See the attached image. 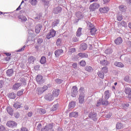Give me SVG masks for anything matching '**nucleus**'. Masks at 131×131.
I'll return each instance as SVG.
<instances>
[{
  "label": "nucleus",
  "instance_id": "obj_1",
  "mask_svg": "<svg viewBox=\"0 0 131 131\" xmlns=\"http://www.w3.org/2000/svg\"><path fill=\"white\" fill-rule=\"evenodd\" d=\"M79 92L80 94L78 98L79 103L80 104H83V103H84V97H85V95L84 94V88L81 87L79 89Z\"/></svg>",
  "mask_w": 131,
  "mask_h": 131
},
{
  "label": "nucleus",
  "instance_id": "obj_2",
  "mask_svg": "<svg viewBox=\"0 0 131 131\" xmlns=\"http://www.w3.org/2000/svg\"><path fill=\"white\" fill-rule=\"evenodd\" d=\"M89 117L93 121L96 122L98 120L97 114L96 112H91L89 114Z\"/></svg>",
  "mask_w": 131,
  "mask_h": 131
},
{
  "label": "nucleus",
  "instance_id": "obj_3",
  "mask_svg": "<svg viewBox=\"0 0 131 131\" xmlns=\"http://www.w3.org/2000/svg\"><path fill=\"white\" fill-rule=\"evenodd\" d=\"M56 31L53 29H51L47 35L46 38H47V39H51L52 37H55V36H56Z\"/></svg>",
  "mask_w": 131,
  "mask_h": 131
},
{
  "label": "nucleus",
  "instance_id": "obj_4",
  "mask_svg": "<svg viewBox=\"0 0 131 131\" xmlns=\"http://www.w3.org/2000/svg\"><path fill=\"white\" fill-rule=\"evenodd\" d=\"M99 8H100V4L97 3H94L90 6L89 9L91 12H94L95 10L99 9Z\"/></svg>",
  "mask_w": 131,
  "mask_h": 131
},
{
  "label": "nucleus",
  "instance_id": "obj_5",
  "mask_svg": "<svg viewBox=\"0 0 131 131\" xmlns=\"http://www.w3.org/2000/svg\"><path fill=\"white\" fill-rule=\"evenodd\" d=\"M6 125L8 127H10V128H15V127H17V122L14 121L10 120L7 122Z\"/></svg>",
  "mask_w": 131,
  "mask_h": 131
},
{
  "label": "nucleus",
  "instance_id": "obj_6",
  "mask_svg": "<svg viewBox=\"0 0 131 131\" xmlns=\"http://www.w3.org/2000/svg\"><path fill=\"white\" fill-rule=\"evenodd\" d=\"M77 95V86H73L72 89L71 95L72 97H75Z\"/></svg>",
  "mask_w": 131,
  "mask_h": 131
},
{
  "label": "nucleus",
  "instance_id": "obj_7",
  "mask_svg": "<svg viewBox=\"0 0 131 131\" xmlns=\"http://www.w3.org/2000/svg\"><path fill=\"white\" fill-rule=\"evenodd\" d=\"M36 80L38 84H42L43 83V80L42 79V76L40 75H38L36 76Z\"/></svg>",
  "mask_w": 131,
  "mask_h": 131
},
{
  "label": "nucleus",
  "instance_id": "obj_8",
  "mask_svg": "<svg viewBox=\"0 0 131 131\" xmlns=\"http://www.w3.org/2000/svg\"><path fill=\"white\" fill-rule=\"evenodd\" d=\"M69 117L70 118H77L78 117V112H72L70 113L69 114Z\"/></svg>",
  "mask_w": 131,
  "mask_h": 131
},
{
  "label": "nucleus",
  "instance_id": "obj_9",
  "mask_svg": "<svg viewBox=\"0 0 131 131\" xmlns=\"http://www.w3.org/2000/svg\"><path fill=\"white\" fill-rule=\"evenodd\" d=\"M60 95V90L59 89H54L52 92V96L53 98H56Z\"/></svg>",
  "mask_w": 131,
  "mask_h": 131
},
{
  "label": "nucleus",
  "instance_id": "obj_10",
  "mask_svg": "<svg viewBox=\"0 0 131 131\" xmlns=\"http://www.w3.org/2000/svg\"><path fill=\"white\" fill-rule=\"evenodd\" d=\"M62 53H63V50L62 49L56 50L54 52L56 58H58L59 56H60V55H62Z\"/></svg>",
  "mask_w": 131,
  "mask_h": 131
},
{
  "label": "nucleus",
  "instance_id": "obj_11",
  "mask_svg": "<svg viewBox=\"0 0 131 131\" xmlns=\"http://www.w3.org/2000/svg\"><path fill=\"white\" fill-rule=\"evenodd\" d=\"M53 12L54 14H59L62 12V8L59 6L55 7L53 9Z\"/></svg>",
  "mask_w": 131,
  "mask_h": 131
},
{
  "label": "nucleus",
  "instance_id": "obj_12",
  "mask_svg": "<svg viewBox=\"0 0 131 131\" xmlns=\"http://www.w3.org/2000/svg\"><path fill=\"white\" fill-rule=\"evenodd\" d=\"M45 100L47 101H53L54 100V96L51 94H48L45 97Z\"/></svg>",
  "mask_w": 131,
  "mask_h": 131
},
{
  "label": "nucleus",
  "instance_id": "obj_13",
  "mask_svg": "<svg viewBox=\"0 0 131 131\" xmlns=\"http://www.w3.org/2000/svg\"><path fill=\"white\" fill-rule=\"evenodd\" d=\"M21 85L22 83L16 82L13 85L12 90H13V91H17V90H18V89H19V88Z\"/></svg>",
  "mask_w": 131,
  "mask_h": 131
},
{
  "label": "nucleus",
  "instance_id": "obj_14",
  "mask_svg": "<svg viewBox=\"0 0 131 131\" xmlns=\"http://www.w3.org/2000/svg\"><path fill=\"white\" fill-rule=\"evenodd\" d=\"M76 17H77L79 20H80V19H83L84 15H83L81 12L78 11L76 12Z\"/></svg>",
  "mask_w": 131,
  "mask_h": 131
},
{
  "label": "nucleus",
  "instance_id": "obj_15",
  "mask_svg": "<svg viewBox=\"0 0 131 131\" xmlns=\"http://www.w3.org/2000/svg\"><path fill=\"white\" fill-rule=\"evenodd\" d=\"M114 65L116 67H119V68H123L124 67V64L121 62L115 61L114 63Z\"/></svg>",
  "mask_w": 131,
  "mask_h": 131
},
{
  "label": "nucleus",
  "instance_id": "obj_16",
  "mask_svg": "<svg viewBox=\"0 0 131 131\" xmlns=\"http://www.w3.org/2000/svg\"><path fill=\"white\" fill-rule=\"evenodd\" d=\"M14 74V70L13 69H8L6 71V75L7 76L11 77V76H13Z\"/></svg>",
  "mask_w": 131,
  "mask_h": 131
},
{
  "label": "nucleus",
  "instance_id": "obj_17",
  "mask_svg": "<svg viewBox=\"0 0 131 131\" xmlns=\"http://www.w3.org/2000/svg\"><path fill=\"white\" fill-rule=\"evenodd\" d=\"M41 28H42V26L41 24L36 25L35 30V33L37 34L39 33L40 30H41Z\"/></svg>",
  "mask_w": 131,
  "mask_h": 131
},
{
  "label": "nucleus",
  "instance_id": "obj_18",
  "mask_svg": "<svg viewBox=\"0 0 131 131\" xmlns=\"http://www.w3.org/2000/svg\"><path fill=\"white\" fill-rule=\"evenodd\" d=\"M77 57L81 58H88L89 55L85 53H79L77 54Z\"/></svg>",
  "mask_w": 131,
  "mask_h": 131
},
{
  "label": "nucleus",
  "instance_id": "obj_19",
  "mask_svg": "<svg viewBox=\"0 0 131 131\" xmlns=\"http://www.w3.org/2000/svg\"><path fill=\"white\" fill-rule=\"evenodd\" d=\"M18 18L19 21H21L22 22H26L27 21V18L25 15H18Z\"/></svg>",
  "mask_w": 131,
  "mask_h": 131
},
{
  "label": "nucleus",
  "instance_id": "obj_20",
  "mask_svg": "<svg viewBox=\"0 0 131 131\" xmlns=\"http://www.w3.org/2000/svg\"><path fill=\"white\" fill-rule=\"evenodd\" d=\"M59 23H60V19H55L52 24V27L54 28V27H56V26H58L59 25Z\"/></svg>",
  "mask_w": 131,
  "mask_h": 131
},
{
  "label": "nucleus",
  "instance_id": "obj_21",
  "mask_svg": "<svg viewBox=\"0 0 131 131\" xmlns=\"http://www.w3.org/2000/svg\"><path fill=\"white\" fill-rule=\"evenodd\" d=\"M6 110L7 111V113L9 114V115H11V116H13V113L14 112V110L10 106H8L6 108Z\"/></svg>",
  "mask_w": 131,
  "mask_h": 131
},
{
  "label": "nucleus",
  "instance_id": "obj_22",
  "mask_svg": "<svg viewBox=\"0 0 131 131\" xmlns=\"http://www.w3.org/2000/svg\"><path fill=\"white\" fill-rule=\"evenodd\" d=\"M114 41L116 45H121V43H122V38H121V37H118Z\"/></svg>",
  "mask_w": 131,
  "mask_h": 131
},
{
  "label": "nucleus",
  "instance_id": "obj_23",
  "mask_svg": "<svg viewBox=\"0 0 131 131\" xmlns=\"http://www.w3.org/2000/svg\"><path fill=\"white\" fill-rule=\"evenodd\" d=\"M76 102L75 101H71L69 104V109H73L75 107Z\"/></svg>",
  "mask_w": 131,
  "mask_h": 131
},
{
  "label": "nucleus",
  "instance_id": "obj_24",
  "mask_svg": "<svg viewBox=\"0 0 131 131\" xmlns=\"http://www.w3.org/2000/svg\"><path fill=\"white\" fill-rule=\"evenodd\" d=\"M119 9L121 12H122L123 13H124L126 12V6L122 5L119 7Z\"/></svg>",
  "mask_w": 131,
  "mask_h": 131
},
{
  "label": "nucleus",
  "instance_id": "obj_25",
  "mask_svg": "<svg viewBox=\"0 0 131 131\" xmlns=\"http://www.w3.org/2000/svg\"><path fill=\"white\" fill-rule=\"evenodd\" d=\"M80 49L81 51H85L88 49V45L85 43H83L81 44Z\"/></svg>",
  "mask_w": 131,
  "mask_h": 131
},
{
  "label": "nucleus",
  "instance_id": "obj_26",
  "mask_svg": "<svg viewBox=\"0 0 131 131\" xmlns=\"http://www.w3.org/2000/svg\"><path fill=\"white\" fill-rule=\"evenodd\" d=\"M109 98H110V93L107 90L104 92V99L105 100H108Z\"/></svg>",
  "mask_w": 131,
  "mask_h": 131
},
{
  "label": "nucleus",
  "instance_id": "obj_27",
  "mask_svg": "<svg viewBox=\"0 0 131 131\" xmlns=\"http://www.w3.org/2000/svg\"><path fill=\"white\" fill-rule=\"evenodd\" d=\"M98 76L100 78H101V79H103L104 78V76H105V74L104 72H102L101 71H99L97 73Z\"/></svg>",
  "mask_w": 131,
  "mask_h": 131
},
{
  "label": "nucleus",
  "instance_id": "obj_28",
  "mask_svg": "<svg viewBox=\"0 0 131 131\" xmlns=\"http://www.w3.org/2000/svg\"><path fill=\"white\" fill-rule=\"evenodd\" d=\"M113 53V49L112 48H107L105 51V54L106 55H110Z\"/></svg>",
  "mask_w": 131,
  "mask_h": 131
},
{
  "label": "nucleus",
  "instance_id": "obj_29",
  "mask_svg": "<svg viewBox=\"0 0 131 131\" xmlns=\"http://www.w3.org/2000/svg\"><path fill=\"white\" fill-rule=\"evenodd\" d=\"M85 70L88 71V72H93L94 69L93 68L90 66H87L85 67Z\"/></svg>",
  "mask_w": 131,
  "mask_h": 131
},
{
  "label": "nucleus",
  "instance_id": "obj_30",
  "mask_svg": "<svg viewBox=\"0 0 131 131\" xmlns=\"http://www.w3.org/2000/svg\"><path fill=\"white\" fill-rule=\"evenodd\" d=\"M8 98H9V99H16V94H15L14 92L9 93L8 95Z\"/></svg>",
  "mask_w": 131,
  "mask_h": 131
},
{
  "label": "nucleus",
  "instance_id": "obj_31",
  "mask_svg": "<svg viewBox=\"0 0 131 131\" xmlns=\"http://www.w3.org/2000/svg\"><path fill=\"white\" fill-rule=\"evenodd\" d=\"M90 33L91 35H95V34H96V32H97V29H96V28H92L91 29H90Z\"/></svg>",
  "mask_w": 131,
  "mask_h": 131
},
{
  "label": "nucleus",
  "instance_id": "obj_32",
  "mask_svg": "<svg viewBox=\"0 0 131 131\" xmlns=\"http://www.w3.org/2000/svg\"><path fill=\"white\" fill-rule=\"evenodd\" d=\"M124 92L126 95H128L131 93V88L129 87H126L124 90Z\"/></svg>",
  "mask_w": 131,
  "mask_h": 131
},
{
  "label": "nucleus",
  "instance_id": "obj_33",
  "mask_svg": "<svg viewBox=\"0 0 131 131\" xmlns=\"http://www.w3.org/2000/svg\"><path fill=\"white\" fill-rule=\"evenodd\" d=\"M46 62H47V58L45 56H42L40 59V63L41 64H46Z\"/></svg>",
  "mask_w": 131,
  "mask_h": 131
},
{
  "label": "nucleus",
  "instance_id": "obj_34",
  "mask_svg": "<svg viewBox=\"0 0 131 131\" xmlns=\"http://www.w3.org/2000/svg\"><path fill=\"white\" fill-rule=\"evenodd\" d=\"M35 60V58L33 56H30L28 58L29 63H32L33 64L34 63V60Z\"/></svg>",
  "mask_w": 131,
  "mask_h": 131
},
{
  "label": "nucleus",
  "instance_id": "obj_35",
  "mask_svg": "<svg viewBox=\"0 0 131 131\" xmlns=\"http://www.w3.org/2000/svg\"><path fill=\"white\" fill-rule=\"evenodd\" d=\"M58 108H59V104H56L53 105L52 108L51 109V111H56Z\"/></svg>",
  "mask_w": 131,
  "mask_h": 131
},
{
  "label": "nucleus",
  "instance_id": "obj_36",
  "mask_svg": "<svg viewBox=\"0 0 131 131\" xmlns=\"http://www.w3.org/2000/svg\"><path fill=\"white\" fill-rule=\"evenodd\" d=\"M129 107V104L128 103H123L122 104V108L124 109V110H126Z\"/></svg>",
  "mask_w": 131,
  "mask_h": 131
},
{
  "label": "nucleus",
  "instance_id": "obj_37",
  "mask_svg": "<svg viewBox=\"0 0 131 131\" xmlns=\"http://www.w3.org/2000/svg\"><path fill=\"white\" fill-rule=\"evenodd\" d=\"M123 125L121 122H118L116 124V128L117 129H121Z\"/></svg>",
  "mask_w": 131,
  "mask_h": 131
},
{
  "label": "nucleus",
  "instance_id": "obj_38",
  "mask_svg": "<svg viewBox=\"0 0 131 131\" xmlns=\"http://www.w3.org/2000/svg\"><path fill=\"white\" fill-rule=\"evenodd\" d=\"M101 103L102 105H105V106H107L108 104H109V102L106 99H101Z\"/></svg>",
  "mask_w": 131,
  "mask_h": 131
},
{
  "label": "nucleus",
  "instance_id": "obj_39",
  "mask_svg": "<svg viewBox=\"0 0 131 131\" xmlns=\"http://www.w3.org/2000/svg\"><path fill=\"white\" fill-rule=\"evenodd\" d=\"M36 41H37V45H41V43H42V42L43 41V39L41 37L37 38Z\"/></svg>",
  "mask_w": 131,
  "mask_h": 131
},
{
  "label": "nucleus",
  "instance_id": "obj_40",
  "mask_svg": "<svg viewBox=\"0 0 131 131\" xmlns=\"http://www.w3.org/2000/svg\"><path fill=\"white\" fill-rule=\"evenodd\" d=\"M81 30H82V28H78V29L76 32L77 36L79 37V36H80V35H81Z\"/></svg>",
  "mask_w": 131,
  "mask_h": 131
},
{
  "label": "nucleus",
  "instance_id": "obj_41",
  "mask_svg": "<svg viewBox=\"0 0 131 131\" xmlns=\"http://www.w3.org/2000/svg\"><path fill=\"white\" fill-rule=\"evenodd\" d=\"M29 3H31L32 6H36L37 4V0H29Z\"/></svg>",
  "mask_w": 131,
  "mask_h": 131
},
{
  "label": "nucleus",
  "instance_id": "obj_42",
  "mask_svg": "<svg viewBox=\"0 0 131 131\" xmlns=\"http://www.w3.org/2000/svg\"><path fill=\"white\" fill-rule=\"evenodd\" d=\"M53 126H54L53 123H50V124H47L46 125V127H47V129H48V130H50V129H52V128H53Z\"/></svg>",
  "mask_w": 131,
  "mask_h": 131
},
{
  "label": "nucleus",
  "instance_id": "obj_43",
  "mask_svg": "<svg viewBox=\"0 0 131 131\" xmlns=\"http://www.w3.org/2000/svg\"><path fill=\"white\" fill-rule=\"evenodd\" d=\"M100 71H102L104 74L107 73L108 72V68L107 67H103Z\"/></svg>",
  "mask_w": 131,
  "mask_h": 131
},
{
  "label": "nucleus",
  "instance_id": "obj_44",
  "mask_svg": "<svg viewBox=\"0 0 131 131\" xmlns=\"http://www.w3.org/2000/svg\"><path fill=\"white\" fill-rule=\"evenodd\" d=\"M37 91L39 95H41V94L45 93V91H43V90L42 88H38Z\"/></svg>",
  "mask_w": 131,
  "mask_h": 131
},
{
  "label": "nucleus",
  "instance_id": "obj_45",
  "mask_svg": "<svg viewBox=\"0 0 131 131\" xmlns=\"http://www.w3.org/2000/svg\"><path fill=\"white\" fill-rule=\"evenodd\" d=\"M63 81V80L61 79L57 78L55 79V82L57 83V84H61V83H62Z\"/></svg>",
  "mask_w": 131,
  "mask_h": 131
},
{
  "label": "nucleus",
  "instance_id": "obj_46",
  "mask_svg": "<svg viewBox=\"0 0 131 131\" xmlns=\"http://www.w3.org/2000/svg\"><path fill=\"white\" fill-rule=\"evenodd\" d=\"M120 24L121 26H122V27H125V28L127 27V24H126V22H125V21H122Z\"/></svg>",
  "mask_w": 131,
  "mask_h": 131
},
{
  "label": "nucleus",
  "instance_id": "obj_47",
  "mask_svg": "<svg viewBox=\"0 0 131 131\" xmlns=\"http://www.w3.org/2000/svg\"><path fill=\"white\" fill-rule=\"evenodd\" d=\"M46 110L43 108H39V113L40 114H46Z\"/></svg>",
  "mask_w": 131,
  "mask_h": 131
},
{
  "label": "nucleus",
  "instance_id": "obj_48",
  "mask_svg": "<svg viewBox=\"0 0 131 131\" xmlns=\"http://www.w3.org/2000/svg\"><path fill=\"white\" fill-rule=\"evenodd\" d=\"M24 92V90H23V89H22L20 91H19L17 93V96H18V97H20V96H22V95H23Z\"/></svg>",
  "mask_w": 131,
  "mask_h": 131
},
{
  "label": "nucleus",
  "instance_id": "obj_49",
  "mask_svg": "<svg viewBox=\"0 0 131 131\" xmlns=\"http://www.w3.org/2000/svg\"><path fill=\"white\" fill-rule=\"evenodd\" d=\"M87 25L88 26V27H89V28L92 29V28H94V27H95L94 26V25L93 24H92V23L90 22V21H88L87 23Z\"/></svg>",
  "mask_w": 131,
  "mask_h": 131
},
{
  "label": "nucleus",
  "instance_id": "obj_50",
  "mask_svg": "<svg viewBox=\"0 0 131 131\" xmlns=\"http://www.w3.org/2000/svg\"><path fill=\"white\" fill-rule=\"evenodd\" d=\"M86 64V62H85V61H84V60H81L80 62V65L82 67H84V66H85Z\"/></svg>",
  "mask_w": 131,
  "mask_h": 131
},
{
  "label": "nucleus",
  "instance_id": "obj_51",
  "mask_svg": "<svg viewBox=\"0 0 131 131\" xmlns=\"http://www.w3.org/2000/svg\"><path fill=\"white\" fill-rule=\"evenodd\" d=\"M13 107H14L15 109H19V108H21V105H20L18 103H16L13 105Z\"/></svg>",
  "mask_w": 131,
  "mask_h": 131
},
{
  "label": "nucleus",
  "instance_id": "obj_52",
  "mask_svg": "<svg viewBox=\"0 0 131 131\" xmlns=\"http://www.w3.org/2000/svg\"><path fill=\"white\" fill-rule=\"evenodd\" d=\"M118 21H122V19H123V17H122V15H118L117 16Z\"/></svg>",
  "mask_w": 131,
  "mask_h": 131
},
{
  "label": "nucleus",
  "instance_id": "obj_53",
  "mask_svg": "<svg viewBox=\"0 0 131 131\" xmlns=\"http://www.w3.org/2000/svg\"><path fill=\"white\" fill-rule=\"evenodd\" d=\"M25 48H26V46H24L21 48L17 50L16 52H17L18 53H19L20 52H23V51H24V50H25Z\"/></svg>",
  "mask_w": 131,
  "mask_h": 131
},
{
  "label": "nucleus",
  "instance_id": "obj_54",
  "mask_svg": "<svg viewBox=\"0 0 131 131\" xmlns=\"http://www.w3.org/2000/svg\"><path fill=\"white\" fill-rule=\"evenodd\" d=\"M14 116L16 119L19 118L20 117V114H19V112H16L14 113Z\"/></svg>",
  "mask_w": 131,
  "mask_h": 131
},
{
  "label": "nucleus",
  "instance_id": "obj_55",
  "mask_svg": "<svg viewBox=\"0 0 131 131\" xmlns=\"http://www.w3.org/2000/svg\"><path fill=\"white\" fill-rule=\"evenodd\" d=\"M101 104H102V101L101 99H99V100L97 101L96 107H99V106H101Z\"/></svg>",
  "mask_w": 131,
  "mask_h": 131
},
{
  "label": "nucleus",
  "instance_id": "obj_56",
  "mask_svg": "<svg viewBox=\"0 0 131 131\" xmlns=\"http://www.w3.org/2000/svg\"><path fill=\"white\" fill-rule=\"evenodd\" d=\"M124 81H126V82H128L129 81V76H126L124 78Z\"/></svg>",
  "mask_w": 131,
  "mask_h": 131
},
{
  "label": "nucleus",
  "instance_id": "obj_57",
  "mask_svg": "<svg viewBox=\"0 0 131 131\" xmlns=\"http://www.w3.org/2000/svg\"><path fill=\"white\" fill-rule=\"evenodd\" d=\"M41 123H39L37 126V130H40V129H41Z\"/></svg>",
  "mask_w": 131,
  "mask_h": 131
},
{
  "label": "nucleus",
  "instance_id": "obj_58",
  "mask_svg": "<svg viewBox=\"0 0 131 131\" xmlns=\"http://www.w3.org/2000/svg\"><path fill=\"white\" fill-rule=\"evenodd\" d=\"M61 39L58 38L56 41V45L57 46H60L61 45Z\"/></svg>",
  "mask_w": 131,
  "mask_h": 131
},
{
  "label": "nucleus",
  "instance_id": "obj_59",
  "mask_svg": "<svg viewBox=\"0 0 131 131\" xmlns=\"http://www.w3.org/2000/svg\"><path fill=\"white\" fill-rule=\"evenodd\" d=\"M100 64H101V65H106V60L103 59L101 61H100Z\"/></svg>",
  "mask_w": 131,
  "mask_h": 131
},
{
  "label": "nucleus",
  "instance_id": "obj_60",
  "mask_svg": "<svg viewBox=\"0 0 131 131\" xmlns=\"http://www.w3.org/2000/svg\"><path fill=\"white\" fill-rule=\"evenodd\" d=\"M72 40L74 42H77V41H78V39L76 37H74L72 39Z\"/></svg>",
  "mask_w": 131,
  "mask_h": 131
},
{
  "label": "nucleus",
  "instance_id": "obj_61",
  "mask_svg": "<svg viewBox=\"0 0 131 131\" xmlns=\"http://www.w3.org/2000/svg\"><path fill=\"white\" fill-rule=\"evenodd\" d=\"M73 68H74V69H77V63H74L72 64Z\"/></svg>",
  "mask_w": 131,
  "mask_h": 131
},
{
  "label": "nucleus",
  "instance_id": "obj_62",
  "mask_svg": "<svg viewBox=\"0 0 131 131\" xmlns=\"http://www.w3.org/2000/svg\"><path fill=\"white\" fill-rule=\"evenodd\" d=\"M42 89L44 92H46V91H47V90H48V87L47 85H43L42 86Z\"/></svg>",
  "mask_w": 131,
  "mask_h": 131
},
{
  "label": "nucleus",
  "instance_id": "obj_63",
  "mask_svg": "<svg viewBox=\"0 0 131 131\" xmlns=\"http://www.w3.org/2000/svg\"><path fill=\"white\" fill-rule=\"evenodd\" d=\"M41 131H49L47 126H45L44 127L42 128Z\"/></svg>",
  "mask_w": 131,
  "mask_h": 131
},
{
  "label": "nucleus",
  "instance_id": "obj_64",
  "mask_svg": "<svg viewBox=\"0 0 131 131\" xmlns=\"http://www.w3.org/2000/svg\"><path fill=\"white\" fill-rule=\"evenodd\" d=\"M6 129L5 127L3 126L2 125H0V131H4Z\"/></svg>",
  "mask_w": 131,
  "mask_h": 131
}]
</instances>
